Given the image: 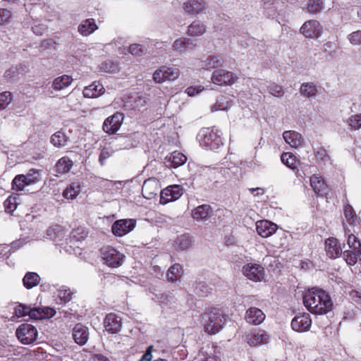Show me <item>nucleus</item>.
Segmentation results:
<instances>
[{"mask_svg": "<svg viewBox=\"0 0 361 361\" xmlns=\"http://www.w3.org/2000/svg\"><path fill=\"white\" fill-rule=\"evenodd\" d=\"M19 74V68L17 66H12L5 71L4 76L8 81H14L18 78Z\"/></svg>", "mask_w": 361, "mask_h": 361, "instance_id": "8fccbe9b", "label": "nucleus"}, {"mask_svg": "<svg viewBox=\"0 0 361 361\" xmlns=\"http://www.w3.org/2000/svg\"><path fill=\"white\" fill-rule=\"evenodd\" d=\"M98 29L94 19L88 18L82 20L78 26V32L82 36H88Z\"/></svg>", "mask_w": 361, "mask_h": 361, "instance_id": "a878e982", "label": "nucleus"}, {"mask_svg": "<svg viewBox=\"0 0 361 361\" xmlns=\"http://www.w3.org/2000/svg\"><path fill=\"white\" fill-rule=\"evenodd\" d=\"M30 311V306L19 304L18 305H17L15 307L14 313L18 317H25L26 315L29 316Z\"/></svg>", "mask_w": 361, "mask_h": 361, "instance_id": "5fc2aeb1", "label": "nucleus"}, {"mask_svg": "<svg viewBox=\"0 0 361 361\" xmlns=\"http://www.w3.org/2000/svg\"><path fill=\"white\" fill-rule=\"evenodd\" d=\"M224 63V59L220 55H212L208 56L202 62V68L210 71L214 68L220 67Z\"/></svg>", "mask_w": 361, "mask_h": 361, "instance_id": "bb28decb", "label": "nucleus"}, {"mask_svg": "<svg viewBox=\"0 0 361 361\" xmlns=\"http://www.w3.org/2000/svg\"><path fill=\"white\" fill-rule=\"evenodd\" d=\"M112 155V150L104 147L102 149L99 157V161L102 166L104 165L105 161Z\"/></svg>", "mask_w": 361, "mask_h": 361, "instance_id": "e2e57ef3", "label": "nucleus"}, {"mask_svg": "<svg viewBox=\"0 0 361 361\" xmlns=\"http://www.w3.org/2000/svg\"><path fill=\"white\" fill-rule=\"evenodd\" d=\"M324 8L322 0H310L307 6V11L311 14H316Z\"/></svg>", "mask_w": 361, "mask_h": 361, "instance_id": "c03bdc74", "label": "nucleus"}, {"mask_svg": "<svg viewBox=\"0 0 361 361\" xmlns=\"http://www.w3.org/2000/svg\"><path fill=\"white\" fill-rule=\"evenodd\" d=\"M269 93L276 97H282L284 95V90L282 86L271 83L267 87Z\"/></svg>", "mask_w": 361, "mask_h": 361, "instance_id": "09e8293b", "label": "nucleus"}, {"mask_svg": "<svg viewBox=\"0 0 361 361\" xmlns=\"http://www.w3.org/2000/svg\"><path fill=\"white\" fill-rule=\"evenodd\" d=\"M104 92L105 89L103 85L99 82L94 81L84 88L82 94L86 98H97L103 94Z\"/></svg>", "mask_w": 361, "mask_h": 361, "instance_id": "aec40b11", "label": "nucleus"}, {"mask_svg": "<svg viewBox=\"0 0 361 361\" xmlns=\"http://www.w3.org/2000/svg\"><path fill=\"white\" fill-rule=\"evenodd\" d=\"M310 185L318 196H324L328 192V186L321 176H312L310 178Z\"/></svg>", "mask_w": 361, "mask_h": 361, "instance_id": "4be33fe9", "label": "nucleus"}, {"mask_svg": "<svg viewBox=\"0 0 361 361\" xmlns=\"http://www.w3.org/2000/svg\"><path fill=\"white\" fill-rule=\"evenodd\" d=\"M124 119V115L120 112H116L106 118L102 126L104 131L109 135H114L120 129Z\"/></svg>", "mask_w": 361, "mask_h": 361, "instance_id": "6e6552de", "label": "nucleus"}, {"mask_svg": "<svg viewBox=\"0 0 361 361\" xmlns=\"http://www.w3.org/2000/svg\"><path fill=\"white\" fill-rule=\"evenodd\" d=\"M265 314L259 308L250 307L245 312V320L247 323L253 325H259L263 322Z\"/></svg>", "mask_w": 361, "mask_h": 361, "instance_id": "6ab92c4d", "label": "nucleus"}, {"mask_svg": "<svg viewBox=\"0 0 361 361\" xmlns=\"http://www.w3.org/2000/svg\"><path fill=\"white\" fill-rule=\"evenodd\" d=\"M164 66L161 67L159 69L155 71L153 74V80L154 82L158 83H161L166 81L165 78V73L164 72Z\"/></svg>", "mask_w": 361, "mask_h": 361, "instance_id": "680f3d73", "label": "nucleus"}, {"mask_svg": "<svg viewBox=\"0 0 361 361\" xmlns=\"http://www.w3.org/2000/svg\"><path fill=\"white\" fill-rule=\"evenodd\" d=\"M40 281L39 276L35 272H27L23 279V286L27 289L37 286Z\"/></svg>", "mask_w": 361, "mask_h": 361, "instance_id": "72a5a7b5", "label": "nucleus"}, {"mask_svg": "<svg viewBox=\"0 0 361 361\" xmlns=\"http://www.w3.org/2000/svg\"><path fill=\"white\" fill-rule=\"evenodd\" d=\"M242 273L247 279L257 282L264 277V267L257 263H247L242 268Z\"/></svg>", "mask_w": 361, "mask_h": 361, "instance_id": "423d86ee", "label": "nucleus"}, {"mask_svg": "<svg viewBox=\"0 0 361 361\" xmlns=\"http://www.w3.org/2000/svg\"><path fill=\"white\" fill-rule=\"evenodd\" d=\"M129 51L133 55L139 56L145 52V49L141 44H133L129 47Z\"/></svg>", "mask_w": 361, "mask_h": 361, "instance_id": "052dcab7", "label": "nucleus"}, {"mask_svg": "<svg viewBox=\"0 0 361 361\" xmlns=\"http://www.w3.org/2000/svg\"><path fill=\"white\" fill-rule=\"evenodd\" d=\"M204 331L209 334H216L223 328L226 321V315L219 309L212 308L203 316Z\"/></svg>", "mask_w": 361, "mask_h": 361, "instance_id": "f03ea898", "label": "nucleus"}, {"mask_svg": "<svg viewBox=\"0 0 361 361\" xmlns=\"http://www.w3.org/2000/svg\"><path fill=\"white\" fill-rule=\"evenodd\" d=\"M303 303L308 311L314 314H325L331 310L333 306L329 295L320 288H312L306 292Z\"/></svg>", "mask_w": 361, "mask_h": 361, "instance_id": "f257e3e1", "label": "nucleus"}, {"mask_svg": "<svg viewBox=\"0 0 361 361\" xmlns=\"http://www.w3.org/2000/svg\"><path fill=\"white\" fill-rule=\"evenodd\" d=\"M345 235H348L347 244L349 249L355 250V249H361V243L357 237L351 233L349 228H345Z\"/></svg>", "mask_w": 361, "mask_h": 361, "instance_id": "ea45409f", "label": "nucleus"}, {"mask_svg": "<svg viewBox=\"0 0 361 361\" xmlns=\"http://www.w3.org/2000/svg\"><path fill=\"white\" fill-rule=\"evenodd\" d=\"M73 82L71 76L68 75H63L61 76L56 78L52 82V87L59 91L70 86Z\"/></svg>", "mask_w": 361, "mask_h": 361, "instance_id": "c756f323", "label": "nucleus"}, {"mask_svg": "<svg viewBox=\"0 0 361 361\" xmlns=\"http://www.w3.org/2000/svg\"><path fill=\"white\" fill-rule=\"evenodd\" d=\"M27 180V178L23 174L16 176L12 181V189L18 191L23 190L25 186L29 185Z\"/></svg>", "mask_w": 361, "mask_h": 361, "instance_id": "a19ab883", "label": "nucleus"}, {"mask_svg": "<svg viewBox=\"0 0 361 361\" xmlns=\"http://www.w3.org/2000/svg\"><path fill=\"white\" fill-rule=\"evenodd\" d=\"M237 80V77H235L231 72L219 69L214 71L212 80V82L219 85H231L234 83Z\"/></svg>", "mask_w": 361, "mask_h": 361, "instance_id": "f8f14e48", "label": "nucleus"}, {"mask_svg": "<svg viewBox=\"0 0 361 361\" xmlns=\"http://www.w3.org/2000/svg\"><path fill=\"white\" fill-rule=\"evenodd\" d=\"M197 137L200 145L208 149L215 150L223 145L221 135L218 130L214 131V129H202Z\"/></svg>", "mask_w": 361, "mask_h": 361, "instance_id": "7ed1b4c3", "label": "nucleus"}, {"mask_svg": "<svg viewBox=\"0 0 361 361\" xmlns=\"http://www.w3.org/2000/svg\"><path fill=\"white\" fill-rule=\"evenodd\" d=\"M68 141V136L62 130H59L51 137V142L56 147H63Z\"/></svg>", "mask_w": 361, "mask_h": 361, "instance_id": "c9c22d12", "label": "nucleus"}, {"mask_svg": "<svg viewBox=\"0 0 361 361\" xmlns=\"http://www.w3.org/2000/svg\"><path fill=\"white\" fill-rule=\"evenodd\" d=\"M43 319L53 317L56 314V310L54 308L44 307H42Z\"/></svg>", "mask_w": 361, "mask_h": 361, "instance_id": "774afa93", "label": "nucleus"}, {"mask_svg": "<svg viewBox=\"0 0 361 361\" xmlns=\"http://www.w3.org/2000/svg\"><path fill=\"white\" fill-rule=\"evenodd\" d=\"M166 160L170 167L177 168L186 162L187 157L183 153L176 151L168 156Z\"/></svg>", "mask_w": 361, "mask_h": 361, "instance_id": "c85d7f7f", "label": "nucleus"}, {"mask_svg": "<svg viewBox=\"0 0 361 361\" xmlns=\"http://www.w3.org/2000/svg\"><path fill=\"white\" fill-rule=\"evenodd\" d=\"M269 341V335L263 329H257L252 331L247 338V343L251 347L267 344Z\"/></svg>", "mask_w": 361, "mask_h": 361, "instance_id": "ddd939ff", "label": "nucleus"}, {"mask_svg": "<svg viewBox=\"0 0 361 361\" xmlns=\"http://www.w3.org/2000/svg\"><path fill=\"white\" fill-rule=\"evenodd\" d=\"M278 226L276 224L268 221L260 220L256 222V231L262 238H268L276 233Z\"/></svg>", "mask_w": 361, "mask_h": 361, "instance_id": "dca6fc26", "label": "nucleus"}, {"mask_svg": "<svg viewBox=\"0 0 361 361\" xmlns=\"http://www.w3.org/2000/svg\"><path fill=\"white\" fill-rule=\"evenodd\" d=\"M184 11L188 15L197 16L206 8L204 0H186L183 4Z\"/></svg>", "mask_w": 361, "mask_h": 361, "instance_id": "2eb2a0df", "label": "nucleus"}, {"mask_svg": "<svg viewBox=\"0 0 361 361\" xmlns=\"http://www.w3.org/2000/svg\"><path fill=\"white\" fill-rule=\"evenodd\" d=\"M16 334L22 343L30 344L36 341L37 331L30 324H23L17 329Z\"/></svg>", "mask_w": 361, "mask_h": 361, "instance_id": "39448f33", "label": "nucleus"}, {"mask_svg": "<svg viewBox=\"0 0 361 361\" xmlns=\"http://www.w3.org/2000/svg\"><path fill=\"white\" fill-rule=\"evenodd\" d=\"M104 325L106 331L111 334H116L121 329V319L116 314L111 313L106 316Z\"/></svg>", "mask_w": 361, "mask_h": 361, "instance_id": "f3484780", "label": "nucleus"}, {"mask_svg": "<svg viewBox=\"0 0 361 361\" xmlns=\"http://www.w3.org/2000/svg\"><path fill=\"white\" fill-rule=\"evenodd\" d=\"M135 226V221L133 219H120L113 224L111 230L115 235L123 236L133 231Z\"/></svg>", "mask_w": 361, "mask_h": 361, "instance_id": "9d476101", "label": "nucleus"}, {"mask_svg": "<svg viewBox=\"0 0 361 361\" xmlns=\"http://www.w3.org/2000/svg\"><path fill=\"white\" fill-rule=\"evenodd\" d=\"M11 18V12L6 8H0V25L9 22Z\"/></svg>", "mask_w": 361, "mask_h": 361, "instance_id": "0e129e2a", "label": "nucleus"}, {"mask_svg": "<svg viewBox=\"0 0 361 361\" xmlns=\"http://www.w3.org/2000/svg\"><path fill=\"white\" fill-rule=\"evenodd\" d=\"M5 212L9 214L13 213L17 208L16 198L8 197L4 203Z\"/></svg>", "mask_w": 361, "mask_h": 361, "instance_id": "3c124183", "label": "nucleus"}, {"mask_svg": "<svg viewBox=\"0 0 361 361\" xmlns=\"http://www.w3.org/2000/svg\"><path fill=\"white\" fill-rule=\"evenodd\" d=\"M29 317L33 319H37V320L43 319L42 308H40V307L31 308L30 307Z\"/></svg>", "mask_w": 361, "mask_h": 361, "instance_id": "69168bd1", "label": "nucleus"}, {"mask_svg": "<svg viewBox=\"0 0 361 361\" xmlns=\"http://www.w3.org/2000/svg\"><path fill=\"white\" fill-rule=\"evenodd\" d=\"M159 189L158 183L156 180H146L142 188V196L146 199L151 200L157 195Z\"/></svg>", "mask_w": 361, "mask_h": 361, "instance_id": "412c9836", "label": "nucleus"}, {"mask_svg": "<svg viewBox=\"0 0 361 361\" xmlns=\"http://www.w3.org/2000/svg\"><path fill=\"white\" fill-rule=\"evenodd\" d=\"M283 137L290 147L297 148L303 144V138L300 133L294 130H286L283 133Z\"/></svg>", "mask_w": 361, "mask_h": 361, "instance_id": "5701e85b", "label": "nucleus"}, {"mask_svg": "<svg viewBox=\"0 0 361 361\" xmlns=\"http://www.w3.org/2000/svg\"><path fill=\"white\" fill-rule=\"evenodd\" d=\"M166 80L173 81L180 75V71L177 68L164 66Z\"/></svg>", "mask_w": 361, "mask_h": 361, "instance_id": "49530a36", "label": "nucleus"}, {"mask_svg": "<svg viewBox=\"0 0 361 361\" xmlns=\"http://www.w3.org/2000/svg\"><path fill=\"white\" fill-rule=\"evenodd\" d=\"M58 292L59 298L63 302L66 303L72 299L73 293L71 290L70 288L66 286H62L59 289Z\"/></svg>", "mask_w": 361, "mask_h": 361, "instance_id": "de8ad7c7", "label": "nucleus"}, {"mask_svg": "<svg viewBox=\"0 0 361 361\" xmlns=\"http://www.w3.org/2000/svg\"><path fill=\"white\" fill-rule=\"evenodd\" d=\"M12 94L9 92L0 94V110L5 109L11 102Z\"/></svg>", "mask_w": 361, "mask_h": 361, "instance_id": "864d4df0", "label": "nucleus"}, {"mask_svg": "<svg viewBox=\"0 0 361 361\" xmlns=\"http://www.w3.org/2000/svg\"><path fill=\"white\" fill-rule=\"evenodd\" d=\"M80 192V185L78 182H74L70 184L66 189L63 191V195L66 199L73 200Z\"/></svg>", "mask_w": 361, "mask_h": 361, "instance_id": "e433bc0d", "label": "nucleus"}, {"mask_svg": "<svg viewBox=\"0 0 361 361\" xmlns=\"http://www.w3.org/2000/svg\"><path fill=\"white\" fill-rule=\"evenodd\" d=\"M66 102L68 106L71 109H75L80 104V102L73 91L66 97Z\"/></svg>", "mask_w": 361, "mask_h": 361, "instance_id": "6e6d98bb", "label": "nucleus"}, {"mask_svg": "<svg viewBox=\"0 0 361 361\" xmlns=\"http://www.w3.org/2000/svg\"><path fill=\"white\" fill-rule=\"evenodd\" d=\"M300 31L307 38L317 39L322 35V27L319 21L310 20L302 25Z\"/></svg>", "mask_w": 361, "mask_h": 361, "instance_id": "1a4fd4ad", "label": "nucleus"}, {"mask_svg": "<svg viewBox=\"0 0 361 361\" xmlns=\"http://www.w3.org/2000/svg\"><path fill=\"white\" fill-rule=\"evenodd\" d=\"M206 30L205 24L200 20H195L188 27L187 34L191 37H199L204 35Z\"/></svg>", "mask_w": 361, "mask_h": 361, "instance_id": "393cba45", "label": "nucleus"}, {"mask_svg": "<svg viewBox=\"0 0 361 361\" xmlns=\"http://www.w3.org/2000/svg\"><path fill=\"white\" fill-rule=\"evenodd\" d=\"M100 69L103 72L114 73L119 71L118 63L112 61H106L100 65Z\"/></svg>", "mask_w": 361, "mask_h": 361, "instance_id": "79ce46f5", "label": "nucleus"}, {"mask_svg": "<svg viewBox=\"0 0 361 361\" xmlns=\"http://www.w3.org/2000/svg\"><path fill=\"white\" fill-rule=\"evenodd\" d=\"M72 335L77 344L83 345L89 338L88 328L81 324H77L73 329Z\"/></svg>", "mask_w": 361, "mask_h": 361, "instance_id": "a211bd4d", "label": "nucleus"}, {"mask_svg": "<svg viewBox=\"0 0 361 361\" xmlns=\"http://www.w3.org/2000/svg\"><path fill=\"white\" fill-rule=\"evenodd\" d=\"M213 214L212 207L207 204H203L195 207L191 211V216L196 222H205Z\"/></svg>", "mask_w": 361, "mask_h": 361, "instance_id": "9b49d317", "label": "nucleus"}, {"mask_svg": "<svg viewBox=\"0 0 361 361\" xmlns=\"http://www.w3.org/2000/svg\"><path fill=\"white\" fill-rule=\"evenodd\" d=\"M315 157L318 161L324 164H330V157L326 149L323 148H320L315 152Z\"/></svg>", "mask_w": 361, "mask_h": 361, "instance_id": "603ef678", "label": "nucleus"}, {"mask_svg": "<svg viewBox=\"0 0 361 361\" xmlns=\"http://www.w3.org/2000/svg\"><path fill=\"white\" fill-rule=\"evenodd\" d=\"M203 90L204 87L200 85L190 86L185 90V92L188 94V96L193 97L200 93Z\"/></svg>", "mask_w": 361, "mask_h": 361, "instance_id": "338daca9", "label": "nucleus"}, {"mask_svg": "<svg viewBox=\"0 0 361 361\" xmlns=\"http://www.w3.org/2000/svg\"><path fill=\"white\" fill-rule=\"evenodd\" d=\"M186 38L180 37L174 41L172 45L173 50L182 53L185 50Z\"/></svg>", "mask_w": 361, "mask_h": 361, "instance_id": "4d7b16f0", "label": "nucleus"}, {"mask_svg": "<svg viewBox=\"0 0 361 361\" xmlns=\"http://www.w3.org/2000/svg\"><path fill=\"white\" fill-rule=\"evenodd\" d=\"M183 272V267L180 264L171 266L166 274L167 279L171 282L179 281Z\"/></svg>", "mask_w": 361, "mask_h": 361, "instance_id": "473e14b6", "label": "nucleus"}, {"mask_svg": "<svg viewBox=\"0 0 361 361\" xmlns=\"http://www.w3.org/2000/svg\"><path fill=\"white\" fill-rule=\"evenodd\" d=\"M343 256L348 265L353 266L357 263L360 256H361V249H355V250L352 249L345 250L343 252Z\"/></svg>", "mask_w": 361, "mask_h": 361, "instance_id": "2f4dec72", "label": "nucleus"}, {"mask_svg": "<svg viewBox=\"0 0 361 361\" xmlns=\"http://www.w3.org/2000/svg\"><path fill=\"white\" fill-rule=\"evenodd\" d=\"M73 165V162L67 157L61 158L56 164V171L59 173L68 172Z\"/></svg>", "mask_w": 361, "mask_h": 361, "instance_id": "58836bf2", "label": "nucleus"}, {"mask_svg": "<svg viewBox=\"0 0 361 361\" xmlns=\"http://www.w3.org/2000/svg\"><path fill=\"white\" fill-rule=\"evenodd\" d=\"M183 194V188L180 185L166 187L160 192V204H166L178 200Z\"/></svg>", "mask_w": 361, "mask_h": 361, "instance_id": "0eeeda50", "label": "nucleus"}, {"mask_svg": "<svg viewBox=\"0 0 361 361\" xmlns=\"http://www.w3.org/2000/svg\"><path fill=\"white\" fill-rule=\"evenodd\" d=\"M194 241L192 237L188 234H185L179 236L174 243V247L176 250L184 251L190 249Z\"/></svg>", "mask_w": 361, "mask_h": 361, "instance_id": "cd10ccee", "label": "nucleus"}, {"mask_svg": "<svg viewBox=\"0 0 361 361\" xmlns=\"http://www.w3.org/2000/svg\"><path fill=\"white\" fill-rule=\"evenodd\" d=\"M300 92L308 99L314 98L318 93V88L312 82H303L300 86Z\"/></svg>", "mask_w": 361, "mask_h": 361, "instance_id": "7c9ffc66", "label": "nucleus"}, {"mask_svg": "<svg viewBox=\"0 0 361 361\" xmlns=\"http://www.w3.org/2000/svg\"><path fill=\"white\" fill-rule=\"evenodd\" d=\"M349 125L354 130H357L361 128V114H356L349 118Z\"/></svg>", "mask_w": 361, "mask_h": 361, "instance_id": "bf43d9fd", "label": "nucleus"}, {"mask_svg": "<svg viewBox=\"0 0 361 361\" xmlns=\"http://www.w3.org/2000/svg\"><path fill=\"white\" fill-rule=\"evenodd\" d=\"M344 215L348 224L357 226L360 223V218L356 215L354 209L350 204L345 206Z\"/></svg>", "mask_w": 361, "mask_h": 361, "instance_id": "4c0bfd02", "label": "nucleus"}, {"mask_svg": "<svg viewBox=\"0 0 361 361\" xmlns=\"http://www.w3.org/2000/svg\"><path fill=\"white\" fill-rule=\"evenodd\" d=\"M193 292L200 297H206L211 292L212 288L203 281H195L192 283Z\"/></svg>", "mask_w": 361, "mask_h": 361, "instance_id": "f704fd0d", "label": "nucleus"}, {"mask_svg": "<svg viewBox=\"0 0 361 361\" xmlns=\"http://www.w3.org/2000/svg\"><path fill=\"white\" fill-rule=\"evenodd\" d=\"M198 361H221V360L217 355H214V350L211 348L209 351L202 350Z\"/></svg>", "mask_w": 361, "mask_h": 361, "instance_id": "a18cd8bd", "label": "nucleus"}, {"mask_svg": "<svg viewBox=\"0 0 361 361\" xmlns=\"http://www.w3.org/2000/svg\"><path fill=\"white\" fill-rule=\"evenodd\" d=\"M102 255L106 264L116 268L122 265L125 256L112 247L107 246L102 249Z\"/></svg>", "mask_w": 361, "mask_h": 361, "instance_id": "20e7f679", "label": "nucleus"}, {"mask_svg": "<svg viewBox=\"0 0 361 361\" xmlns=\"http://www.w3.org/2000/svg\"><path fill=\"white\" fill-rule=\"evenodd\" d=\"M283 164L288 167L294 169L296 168V157L290 152H283L281 156Z\"/></svg>", "mask_w": 361, "mask_h": 361, "instance_id": "37998d69", "label": "nucleus"}, {"mask_svg": "<svg viewBox=\"0 0 361 361\" xmlns=\"http://www.w3.org/2000/svg\"><path fill=\"white\" fill-rule=\"evenodd\" d=\"M326 255L330 258H336L341 255L342 249L336 238H329L325 242Z\"/></svg>", "mask_w": 361, "mask_h": 361, "instance_id": "b1692460", "label": "nucleus"}, {"mask_svg": "<svg viewBox=\"0 0 361 361\" xmlns=\"http://www.w3.org/2000/svg\"><path fill=\"white\" fill-rule=\"evenodd\" d=\"M312 319L309 314L295 317L291 322L292 329L298 332H305L310 329Z\"/></svg>", "mask_w": 361, "mask_h": 361, "instance_id": "4468645a", "label": "nucleus"}, {"mask_svg": "<svg viewBox=\"0 0 361 361\" xmlns=\"http://www.w3.org/2000/svg\"><path fill=\"white\" fill-rule=\"evenodd\" d=\"M348 39L353 45L361 44V30L353 32L348 35Z\"/></svg>", "mask_w": 361, "mask_h": 361, "instance_id": "13d9d810", "label": "nucleus"}]
</instances>
